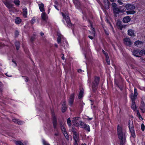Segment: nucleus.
Listing matches in <instances>:
<instances>
[{
  "mask_svg": "<svg viewBox=\"0 0 145 145\" xmlns=\"http://www.w3.org/2000/svg\"><path fill=\"white\" fill-rule=\"evenodd\" d=\"M137 90L136 88H135L134 93H131L130 95V98L131 101V107L134 111H135L137 108V106L135 103V101L137 98Z\"/></svg>",
  "mask_w": 145,
  "mask_h": 145,
  "instance_id": "obj_1",
  "label": "nucleus"
},
{
  "mask_svg": "<svg viewBox=\"0 0 145 145\" xmlns=\"http://www.w3.org/2000/svg\"><path fill=\"white\" fill-rule=\"evenodd\" d=\"M117 133L118 137L120 140V145H124L125 142L126 137L125 135L122 131V128L119 125L117 126Z\"/></svg>",
  "mask_w": 145,
  "mask_h": 145,
  "instance_id": "obj_2",
  "label": "nucleus"
},
{
  "mask_svg": "<svg viewBox=\"0 0 145 145\" xmlns=\"http://www.w3.org/2000/svg\"><path fill=\"white\" fill-rule=\"evenodd\" d=\"M100 80V78L99 77L95 76L94 79V81L93 82L92 89L93 92H95L98 88Z\"/></svg>",
  "mask_w": 145,
  "mask_h": 145,
  "instance_id": "obj_3",
  "label": "nucleus"
},
{
  "mask_svg": "<svg viewBox=\"0 0 145 145\" xmlns=\"http://www.w3.org/2000/svg\"><path fill=\"white\" fill-rule=\"evenodd\" d=\"M127 6V4H126L125 5V6L124 7V8L121 9V10L118 7L113 8V11L114 16L115 17H117V16L116 15L117 14H118L120 12H123L125 11H126L125 8H126Z\"/></svg>",
  "mask_w": 145,
  "mask_h": 145,
  "instance_id": "obj_4",
  "label": "nucleus"
},
{
  "mask_svg": "<svg viewBox=\"0 0 145 145\" xmlns=\"http://www.w3.org/2000/svg\"><path fill=\"white\" fill-rule=\"evenodd\" d=\"M62 14L63 17L64 19L66 20L67 24V26L69 28H71L72 29H73V25L71 23L69 17L68 16H66L63 13H62Z\"/></svg>",
  "mask_w": 145,
  "mask_h": 145,
  "instance_id": "obj_5",
  "label": "nucleus"
},
{
  "mask_svg": "<svg viewBox=\"0 0 145 145\" xmlns=\"http://www.w3.org/2000/svg\"><path fill=\"white\" fill-rule=\"evenodd\" d=\"M79 117H75L72 120V123L76 126H78L79 125H82L83 122L79 120Z\"/></svg>",
  "mask_w": 145,
  "mask_h": 145,
  "instance_id": "obj_6",
  "label": "nucleus"
},
{
  "mask_svg": "<svg viewBox=\"0 0 145 145\" xmlns=\"http://www.w3.org/2000/svg\"><path fill=\"white\" fill-rule=\"evenodd\" d=\"M131 121H129V130L131 134V136L132 137L134 138L136 137L135 134V130H134V127L133 125V123L131 122V125H130Z\"/></svg>",
  "mask_w": 145,
  "mask_h": 145,
  "instance_id": "obj_7",
  "label": "nucleus"
},
{
  "mask_svg": "<svg viewBox=\"0 0 145 145\" xmlns=\"http://www.w3.org/2000/svg\"><path fill=\"white\" fill-rule=\"evenodd\" d=\"M135 7L133 5L127 4V14H133L135 12L134 10Z\"/></svg>",
  "mask_w": 145,
  "mask_h": 145,
  "instance_id": "obj_8",
  "label": "nucleus"
},
{
  "mask_svg": "<svg viewBox=\"0 0 145 145\" xmlns=\"http://www.w3.org/2000/svg\"><path fill=\"white\" fill-rule=\"evenodd\" d=\"M3 2L8 8L10 9L13 7L14 5L12 4V1L11 0H3Z\"/></svg>",
  "mask_w": 145,
  "mask_h": 145,
  "instance_id": "obj_9",
  "label": "nucleus"
},
{
  "mask_svg": "<svg viewBox=\"0 0 145 145\" xmlns=\"http://www.w3.org/2000/svg\"><path fill=\"white\" fill-rule=\"evenodd\" d=\"M74 93H72L70 96L69 99H68V102L69 105L72 106L74 99Z\"/></svg>",
  "mask_w": 145,
  "mask_h": 145,
  "instance_id": "obj_10",
  "label": "nucleus"
},
{
  "mask_svg": "<svg viewBox=\"0 0 145 145\" xmlns=\"http://www.w3.org/2000/svg\"><path fill=\"white\" fill-rule=\"evenodd\" d=\"M116 25L117 27L121 30L123 28H125L126 26L125 25H122L121 22L119 20H117L116 23Z\"/></svg>",
  "mask_w": 145,
  "mask_h": 145,
  "instance_id": "obj_11",
  "label": "nucleus"
},
{
  "mask_svg": "<svg viewBox=\"0 0 145 145\" xmlns=\"http://www.w3.org/2000/svg\"><path fill=\"white\" fill-rule=\"evenodd\" d=\"M42 20L43 21L46 22L47 21L48 16L44 12H42L41 14Z\"/></svg>",
  "mask_w": 145,
  "mask_h": 145,
  "instance_id": "obj_12",
  "label": "nucleus"
},
{
  "mask_svg": "<svg viewBox=\"0 0 145 145\" xmlns=\"http://www.w3.org/2000/svg\"><path fill=\"white\" fill-rule=\"evenodd\" d=\"M73 138L74 141V145H78L77 142L79 140V135L77 134L73 135Z\"/></svg>",
  "mask_w": 145,
  "mask_h": 145,
  "instance_id": "obj_13",
  "label": "nucleus"
},
{
  "mask_svg": "<svg viewBox=\"0 0 145 145\" xmlns=\"http://www.w3.org/2000/svg\"><path fill=\"white\" fill-rule=\"evenodd\" d=\"M73 2L75 5L76 7L78 8L79 9L81 6V4L79 0H72Z\"/></svg>",
  "mask_w": 145,
  "mask_h": 145,
  "instance_id": "obj_14",
  "label": "nucleus"
},
{
  "mask_svg": "<svg viewBox=\"0 0 145 145\" xmlns=\"http://www.w3.org/2000/svg\"><path fill=\"white\" fill-rule=\"evenodd\" d=\"M81 126H82V128H84L88 131L89 132L90 131V127L89 125H87L83 122Z\"/></svg>",
  "mask_w": 145,
  "mask_h": 145,
  "instance_id": "obj_15",
  "label": "nucleus"
},
{
  "mask_svg": "<svg viewBox=\"0 0 145 145\" xmlns=\"http://www.w3.org/2000/svg\"><path fill=\"white\" fill-rule=\"evenodd\" d=\"M66 101H65L63 103L62 106V112L63 113L65 112L67 110V107L66 105Z\"/></svg>",
  "mask_w": 145,
  "mask_h": 145,
  "instance_id": "obj_16",
  "label": "nucleus"
},
{
  "mask_svg": "<svg viewBox=\"0 0 145 145\" xmlns=\"http://www.w3.org/2000/svg\"><path fill=\"white\" fill-rule=\"evenodd\" d=\"M145 106V104L144 102L143 101H141L140 106V108L143 113L145 112V108H144Z\"/></svg>",
  "mask_w": 145,
  "mask_h": 145,
  "instance_id": "obj_17",
  "label": "nucleus"
},
{
  "mask_svg": "<svg viewBox=\"0 0 145 145\" xmlns=\"http://www.w3.org/2000/svg\"><path fill=\"white\" fill-rule=\"evenodd\" d=\"M53 122L54 128L56 129L57 125V120L54 115H53Z\"/></svg>",
  "mask_w": 145,
  "mask_h": 145,
  "instance_id": "obj_18",
  "label": "nucleus"
},
{
  "mask_svg": "<svg viewBox=\"0 0 145 145\" xmlns=\"http://www.w3.org/2000/svg\"><path fill=\"white\" fill-rule=\"evenodd\" d=\"M128 34V35L131 36H135V33H134V31L133 30L130 29L128 30L127 31Z\"/></svg>",
  "mask_w": 145,
  "mask_h": 145,
  "instance_id": "obj_19",
  "label": "nucleus"
},
{
  "mask_svg": "<svg viewBox=\"0 0 145 145\" xmlns=\"http://www.w3.org/2000/svg\"><path fill=\"white\" fill-rule=\"evenodd\" d=\"M39 8L41 12H43L45 11V9L44 8V5L43 3H41L39 4Z\"/></svg>",
  "mask_w": 145,
  "mask_h": 145,
  "instance_id": "obj_20",
  "label": "nucleus"
},
{
  "mask_svg": "<svg viewBox=\"0 0 145 145\" xmlns=\"http://www.w3.org/2000/svg\"><path fill=\"white\" fill-rule=\"evenodd\" d=\"M133 54L134 56L137 57H140L139 56V52L138 50H135L133 51Z\"/></svg>",
  "mask_w": 145,
  "mask_h": 145,
  "instance_id": "obj_21",
  "label": "nucleus"
},
{
  "mask_svg": "<svg viewBox=\"0 0 145 145\" xmlns=\"http://www.w3.org/2000/svg\"><path fill=\"white\" fill-rule=\"evenodd\" d=\"M23 15L25 18L27 17V9L25 7H24L23 8Z\"/></svg>",
  "mask_w": 145,
  "mask_h": 145,
  "instance_id": "obj_22",
  "label": "nucleus"
},
{
  "mask_svg": "<svg viewBox=\"0 0 145 145\" xmlns=\"http://www.w3.org/2000/svg\"><path fill=\"white\" fill-rule=\"evenodd\" d=\"M135 45V46H138L143 44V42L139 40H137L134 43Z\"/></svg>",
  "mask_w": 145,
  "mask_h": 145,
  "instance_id": "obj_23",
  "label": "nucleus"
},
{
  "mask_svg": "<svg viewBox=\"0 0 145 145\" xmlns=\"http://www.w3.org/2000/svg\"><path fill=\"white\" fill-rule=\"evenodd\" d=\"M12 121L13 122L17 123L18 125H21L22 124V122L20 120L16 119H12Z\"/></svg>",
  "mask_w": 145,
  "mask_h": 145,
  "instance_id": "obj_24",
  "label": "nucleus"
},
{
  "mask_svg": "<svg viewBox=\"0 0 145 145\" xmlns=\"http://www.w3.org/2000/svg\"><path fill=\"white\" fill-rule=\"evenodd\" d=\"M84 105V103H80L79 104V105L78 106V108H79L80 111V112H81L83 110V106Z\"/></svg>",
  "mask_w": 145,
  "mask_h": 145,
  "instance_id": "obj_25",
  "label": "nucleus"
},
{
  "mask_svg": "<svg viewBox=\"0 0 145 145\" xmlns=\"http://www.w3.org/2000/svg\"><path fill=\"white\" fill-rule=\"evenodd\" d=\"M83 93L84 89H82L80 90L78 96V98L79 99L83 97Z\"/></svg>",
  "mask_w": 145,
  "mask_h": 145,
  "instance_id": "obj_26",
  "label": "nucleus"
},
{
  "mask_svg": "<svg viewBox=\"0 0 145 145\" xmlns=\"http://www.w3.org/2000/svg\"><path fill=\"white\" fill-rule=\"evenodd\" d=\"M36 36V35L33 34V35L31 37L30 41L31 42H33L37 38Z\"/></svg>",
  "mask_w": 145,
  "mask_h": 145,
  "instance_id": "obj_27",
  "label": "nucleus"
},
{
  "mask_svg": "<svg viewBox=\"0 0 145 145\" xmlns=\"http://www.w3.org/2000/svg\"><path fill=\"white\" fill-rule=\"evenodd\" d=\"M15 45L17 50H19L20 48V43L18 41H16L15 43Z\"/></svg>",
  "mask_w": 145,
  "mask_h": 145,
  "instance_id": "obj_28",
  "label": "nucleus"
},
{
  "mask_svg": "<svg viewBox=\"0 0 145 145\" xmlns=\"http://www.w3.org/2000/svg\"><path fill=\"white\" fill-rule=\"evenodd\" d=\"M137 116L140 119V120H142V117L139 112L138 110L136 111Z\"/></svg>",
  "mask_w": 145,
  "mask_h": 145,
  "instance_id": "obj_29",
  "label": "nucleus"
},
{
  "mask_svg": "<svg viewBox=\"0 0 145 145\" xmlns=\"http://www.w3.org/2000/svg\"><path fill=\"white\" fill-rule=\"evenodd\" d=\"M21 22V20L20 18H17L15 20V22L16 23L19 24Z\"/></svg>",
  "mask_w": 145,
  "mask_h": 145,
  "instance_id": "obj_30",
  "label": "nucleus"
},
{
  "mask_svg": "<svg viewBox=\"0 0 145 145\" xmlns=\"http://www.w3.org/2000/svg\"><path fill=\"white\" fill-rule=\"evenodd\" d=\"M3 84L0 81V92L2 93L3 89Z\"/></svg>",
  "mask_w": 145,
  "mask_h": 145,
  "instance_id": "obj_31",
  "label": "nucleus"
},
{
  "mask_svg": "<svg viewBox=\"0 0 145 145\" xmlns=\"http://www.w3.org/2000/svg\"><path fill=\"white\" fill-rule=\"evenodd\" d=\"M89 22V23L90 24V26L91 27V29L93 31V33L94 34L95 33V29L93 27V25H92V23H91V22L89 20H88Z\"/></svg>",
  "mask_w": 145,
  "mask_h": 145,
  "instance_id": "obj_32",
  "label": "nucleus"
},
{
  "mask_svg": "<svg viewBox=\"0 0 145 145\" xmlns=\"http://www.w3.org/2000/svg\"><path fill=\"white\" fill-rule=\"evenodd\" d=\"M139 55L141 56H142L144 55H145V52L144 50H141L140 52H139Z\"/></svg>",
  "mask_w": 145,
  "mask_h": 145,
  "instance_id": "obj_33",
  "label": "nucleus"
},
{
  "mask_svg": "<svg viewBox=\"0 0 145 145\" xmlns=\"http://www.w3.org/2000/svg\"><path fill=\"white\" fill-rule=\"evenodd\" d=\"M14 3L17 6H18L20 5V1L19 0H14Z\"/></svg>",
  "mask_w": 145,
  "mask_h": 145,
  "instance_id": "obj_34",
  "label": "nucleus"
},
{
  "mask_svg": "<svg viewBox=\"0 0 145 145\" xmlns=\"http://www.w3.org/2000/svg\"><path fill=\"white\" fill-rule=\"evenodd\" d=\"M61 37L60 36H58L57 38V41L58 44L61 42Z\"/></svg>",
  "mask_w": 145,
  "mask_h": 145,
  "instance_id": "obj_35",
  "label": "nucleus"
},
{
  "mask_svg": "<svg viewBox=\"0 0 145 145\" xmlns=\"http://www.w3.org/2000/svg\"><path fill=\"white\" fill-rule=\"evenodd\" d=\"M67 122L69 126H70L71 125V119L70 118H68L67 120Z\"/></svg>",
  "mask_w": 145,
  "mask_h": 145,
  "instance_id": "obj_36",
  "label": "nucleus"
},
{
  "mask_svg": "<svg viewBox=\"0 0 145 145\" xmlns=\"http://www.w3.org/2000/svg\"><path fill=\"white\" fill-rule=\"evenodd\" d=\"M15 143L16 145H24L23 143L20 141H16Z\"/></svg>",
  "mask_w": 145,
  "mask_h": 145,
  "instance_id": "obj_37",
  "label": "nucleus"
},
{
  "mask_svg": "<svg viewBox=\"0 0 145 145\" xmlns=\"http://www.w3.org/2000/svg\"><path fill=\"white\" fill-rule=\"evenodd\" d=\"M107 2V1H104V4L105 5V8L106 9H108L109 8V5L110 3L109 2V4L108 5H107V4L106 3Z\"/></svg>",
  "mask_w": 145,
  "mask_h": 145,
  "instance_id": "obj_38",
  "label": "nucleus"
},
{
  "mask_svg": "<svg viewBox=\"0 0 145 145\" xmlns=\"http://www.w3.org/2000/svg\"><path fill=\"white\" fill-rule=\"evenodd\" d=\"M107 2V1H104V4L105 5V8L106 9H108L109 8V5L110 3L109 2V4L108 5H107V4L106 3Z\"/></svg>",
  "mask_w": 145,
  "mask_h": 145,
  "instance_id": "obj_39",
  "label": "nucleus"
},
{
  "mask_svg": "<svg viewBox=\"0 0 145 145\" xmlns=\"http://www.w3.org/2000/svg\"><path fill=\"white\" fill-rule=\"evenodd\" d=\"M61 129V130L63 134L67 132L66 131V129L64 127H62Z\"/></svg>",
  "mask_w": 145,
  "mask_h": 145,
  "instance_id": "obj_40",
  "label": "nucleus"
},
{
  "mask_svg": "<svg viewBox=\"0 0 145 145\" xmlns=\"http://www.w3.org/2000/svg\"><path fill=\"white\" fill-rule=\"evenodd\" d=\"M75 130H76V129L74 128H72V131L73 133V135H75V134H77V133L76 132Z\"/></svg>",
  "mask_w": 145,
  "mask_h": 145,
  "instance_id": "obj_41",
  "label": "nucleus"
},
{
  "mask_svg": "<svg viewBox=\"0 0 145 145\" xmlns=\"http://www.w3.org/2000/svg\"><path fill=\"white\" fill-rule=\"evenodd\" d=\"M123 22L124 23H127V16L123 18Z\"/></svg>",
  "mask_w": 145,
  "mask_h": 145,
  "instance_id": "obj_42",
  "label": "nucleus"
},
{
  "mask_svg": "<svg viewBox=\"0 0 145 145\" xmlns=\"http://www.w3.org/2000/svg\"><path fill=\"white\" fill-rule=\"evenodd\" d=\"M132 44V42H131L130 39L127 38V44L130 45Z\"/></svg>",
  "mask_w": 145,
  "mask_h": 145,
  "instance_id": "obj_43",
  "label": "nucleus"
},
{
  "mask_svg": "<svg viewBox=\"0 0 145 145\" xmlns=\"http://www.w3.org/2000/svg\"><path fill=\"white\" fill-rule=\"evenodd\" d=\"M19 32L18 31L16 30L15 32V35L16 37H17L19 35Z\"/></svg>",
  "mask_w": 145,
  "mask_h": 145,
  "instance_id": "obj_44",
  "label": "nucleus"
},
{
  "mask_svg": "<svg viewBox=\"0 0 145 145\" xmlns=\"http://www.w3.org/2000/svg\"><path fill=\"white\" fill-rule=\"evenodd\" d=\"M112 7L114 8H117L116 7L117 4L115 3H113L112 4Z\"/></svg>",
  "mask_w": 145,
  "mask_h": 145,
  "instance_id": "obj_45",
  "label": "nucleus"
},
{
  "mask_svg": "<svg viewBox=\"0 0 145 145\" xmlns=\"http://www.w3.org/2000/svg\"><path fill=\"white\" fill-rule=\"evenodd\" d=\"M141 128L142 130L144 131V130L145 126L143 124H142L141 125Z\"/></svg>",
  "mask_w": 145,
  "mask_h": 145,
  "instance_id": "obj_46",
  "label": "nucleus"
},
{
  "mask_svg": "<svg viewBox=\"0 0 145 145\" xmlns=\"http://www.w3.org/2000/svg\"><path fill=\"white\" fill-rule=\"evenodd\" d=\"M123 42L126 45H127V38H126L123 39Z\"/></svg>",
  "mask_w": 145,
  "mask_h": 145,
  "instance_id": "obj_47",
  "label": "nucleus"
},
{
  "mask_svg": "<svg viewBox=\"0 0 145 145\" xmlns=\"http://www.w3.org/2000/svg\"><path fill=\"white\" fill-rule=\"evenodd\" d=\"M63 134L64 135V136L66 138H68L69 136L67 132L64 133H63Z\"/></svg>",
  "mask_w": 145,
  "mask_h": 145,
  "instance_id": "obj_48",
  "label": "nucleus"
},
{
  "mask_svg": "<svg viewBox=\"0 0 145 145\" xmlns=\"http://www.w3.org/2000/svg\"><path fill=\"white\" fill-rule=\"evenodd\" d=\"M35 22V19L34 18H33L31 20V23L32 24H33L34 22Z\"/></svg>",
  "mask_w": 145,
  "mask_h": 145,
  "instance_id": "obj_49",
  "label": "nucleus"
},
{
  "mask_svg": "<svg viewBox=\"0 0 145 145\" xmlns=\"http://www.w3.org/2000/svg\"><path fill=\"white\" fill-rule=\"evenodd\" d=\"M106 61L108 64V65H110V59L108 60H106Z\"/></svg>",
  "mask_w": 145,
  "mask_h": 145,
  "instance_id": "obj_50",
  "label": "nucleus"
},
{
  "mask_svg": "<svg viewBox=\"0 0 145 145\" xmlns=\"http://www.w3.org/2000/svg\"><path fill=\"white\" fill-rule=\"evenodd\" d=\"M118 2L120 5H121L123 4V3L120 0H118Z\"/></svg>",
  "mask_w": 145,
  "mask_h": 145,
  "instance_id": "obj_51",
  "label": "nucleus"
},
{
  "mask_svg": "<svg viewBox=\"0 0 145 145\" xmlns=\"http://www.w3.org/2000/svg\"><path fill=\"white\" fill-rule=\"evenodd\" d=\"M43 143L44 145H50L48 143H47L44 140Z\"/></svg>",
  "mask_w": 145,
  "mask_h": 145,
  "instance_id": "obj_52",
  "label": "nucleus"
},
{
  "mask_svg": "<svg viewBox=\"0 0 145 145\" xmlns=\"http://www.w3.org/2000/svg\"><path fill=\"white\" fill-rule=\"evenodd\" d=\"M102 52L103 54L105 56L108 54L105 51L103 50H102Z\"/></svg>",
  "mask_w": 145,
  "mask_h": 145,
  "instance_id": "obj_53",
  "label": "nucleus"
},
{
  "mask_svg": "<svg viewBox=\"0 0 145 145\" xmlns=\"http://www.w3.org/2000/svg\"><path fill=\"white\" fill-rule=\"evenodd\" d=\"M105 56H106V60L109 59L108 54H107V55H105Z\"/></svg>",
  "mask_w": 145,
  "mask_h": 145,
  "instance_id": "obj_54",
  "label": "nucleus"
},
{
  "mask_svg": "<svg viewBox=\"0 0 145 145\" xmlns=\"http://www.w3.org/2000/svg\"><path fill=\"white\" fill-rule=\"evenodd\" d=\"M131 18H130L129 17V16H127V23L129 22H130L131 20Z\"/></svg>",
  "mask_w": 145,
  "mask_h": 145,
  "instance_id": "obj_55",
  "label": "nucleus"
},
{
  "mask_svg": "<svg viewBox=\"0 0 145 145\" xmlns=\"http://www.w3.org/2000/svg\"><path fill=\"white\" fill-rule=\"evenodd\" d=\"M25 81L26 82H27L28 81V78L26 77L25 78Z\"/></svg>",
  "mask_w": 145,
  "mask_h": 145,
  "instance_id": "obj_56",
  "label": "nucleus"
},
{
  "mask_svg": "<svg viewBox=\"0 0 145 145\" xmlns=\"http://www.w3.org/2000/svg\"><path fill=\"white\" fill-rule=\"evenodd\" d=\"M88 37L91 39H93V37L91 36H89Z\"/></svg>",
  "mask_w": 145,
  "mask_h": 145,
  "instance_id": "obj_57",
  "label": "nucleus"
},
{
  "mask_svg": "<svg viewBox=\"0 0 145 145\" xmlns=\"http://www.w3.org/2000/svg\"><path fill=\"white\" fill-rule=\"evenodd\" d=\"M92 119H93V118H87V120H91Z\"/></svg>",
  "mask_w": 145,
  "mask_h": 145,
  "instance_id": "obj_58",
  "label": "nucleus"
},
{
  "mask_svg": "<svg viewBox=\"0 0 145 145\" xmlns=\"http://www.w3.org/2000/svg\"><path fill=\"white\" fill-rule=\"evenodd\" d=\"M12 62H13V63H14L16 64V66H17L16 63V62L15 61H14L13 60H12Z\"/></svg>",
  "mask_w": 145,
  "mask_h": 145,
  "instance_id": "obj_59",
  "label": "nucleus"
},
{
  "mask_svg": "<svg viewBox=\"0 0 145 145\" xmlns=\"http://www.w3.org/2000/svg\"><path fill=\"white\" fill-rule=\"evenodd\" d=\"M63 56L61 57V59L63 60L65 59V57H64V55L63 54Z\"/></svg>",
  "mask_w": 145,
  "mask_h": 145,
  "instance_id": "obj_60",
  "label": "nucleus"
},
{
  "mask_svg": "<svg viewBox=\"0 0 145 145\" xmlns=\"http://www.w3.org/2000/svg\"><path fill=\"white\" fill-rule=\"evenodd\" d=\"M44 33H43L42 32H41L40 33V35H41V36H42L43 35H44Z\"/></svg>",
  "mask_w": 145,
  "mask_h": 145,
  "instance_id": "obj_61",
  "label": "nucleus"
},
{
  "mask_svg": "<svg viewBox=\"0 0 145 145\" xmlns=\"http://www.w3.org/2000/svg\"><path fill=\"white\" fill-rule=\"evenodd\" d=\"M54 6L55 7V8H56L57 10H59V9L58 8H57V6L55 5H54Z\"/></svg>",
  "mask_w": 145,
  "mask_h": 145,
  "instance_id": "obj_62",
  "label": "nucleus"
},
{
  "mask_svg": "<svg viewBox=\"0 0 145 145\" xmlns=\"http://www.w3.org/2000/svg\"><path fill=\"white\" fill-rule=\"evenodd\" d=\"M107 1V2H106V3L107 4V5H108L109 4V2L108 1V0H106Z\"/></svg>",
  "mask_w": 145,
  "mask_h": 145,
  "instance_id": "obj_63",
  "label": "nucleus"
},
{
  "mask_svg": "<svg viewBox=\"0 0 145 145\" xmlns=\"http://www.w3.org/2000/svg\"><path fill=\"white\" fill-rule=\"evenodd\" d=\"M82 71V70L81 69H79L78 70V72H80Z\"/></svg>",
  "mask_w": 145,
  "mask_h": 145,
  "instance_id": "obj_64",
  "label": "nucleus"
}]
</instances>
